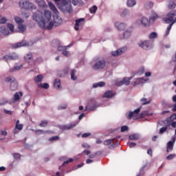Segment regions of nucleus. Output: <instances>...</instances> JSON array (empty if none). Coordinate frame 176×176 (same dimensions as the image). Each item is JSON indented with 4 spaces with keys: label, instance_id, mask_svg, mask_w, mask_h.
<instances>
[{
    "label": "nucleus",
    "instance_id": "f257e3e1",
    "mask_svg": "<svg viewBox=\"0 0 176 176\" xmlns=\"http://www.w3.org/2000/svg\"><path fill=\"white\" fill-rule=\"evenodd\" d=\"M33 20H34V21H36L38 23V25L40 27V28H43L44 30L46 28L47 30H52L53 27H56V23H54V21H50L49 23V25L46 26L47 22H45V19H43V17H42V13L39 12L34 13Z\"/></svg>",
    "mask_w": 176,
    "mask_h": 176
},
{
    "label": "nucleus",
    "instance_id": "f03ea898",
    "mask_svg": "<svg viewBox=\"0 0 176 176\" xmlns=\"http://www.w3.org/2000/svg\"><path fill=\"white\" fill-rule=\"evenodd\" d=\"M55 3H56L58 9L62 12H66L67 13H72V6L71 3L68 2L67 0H54Z\"/></svg>",
    "mask_w": 176,
    "mask_h": 176
},
{
    "label": "nucleus",
    "instance_id": "7ed1b4c3",
    "mask_svg": "<svg viewBox=\"0 0 176 176\" xmlns=\"http://www.w3.org/2000/svg\"><path fill=\"white\" fill-rule=\"evenodd\" d=\"M175 16L176 14L175 12H169L167 14V17L164 19V21H165V23H166V24H170L166 29L165 36H168V35H170V31H171V28L173 25L175 24L176 23Z\"/></svg>",
    "mask_w": 176,
    "mask_h": 176
},
{
    "label": "nucleus",
    "instance_id": "20e7f679",
    "mask_svg": "<svg viewBox=\"0 0 176 176\" xmlns=\"http://www.w3.org/2000/svg\"><path fill=\"white\" fill-rule=\"evenodd\" d=\"M140 111L141 107L138 108L137 109L134 110V111H130L127 116V119H129V120H131L133 118L134 120H137V119H142V118H145V116H149L148 111H143L140 114H138Z\"/></svg>",
    "mask_w": 176,
    "mask_h": 176
},
{
    "label": "nucleus",
    "instance_id": "39448f33",
    "mask_svg": "<svg viewBox=\"0 0 176 176\" xmlns=\"http://www.w3.org/2000/svg\"><path fill=\"white\" fill-rule=\"evenodd\" d=\"M19 5L21 9H25L26 10H34V9H36V8L34 3L28 1H21Z\"/></svg>",
    "mask_w": 176,
    "mask_h": 176
},
{
    "label": "nucleus",
    "instance_id": "423d86ee",
    "mask_svg": "<svg viewBox=\"0 0 176 176\" xmlns=\"http://www.w3.org/2000/svg\"><path fill=\"white\" fill-rule=\"evenodd\" d=\"M106 65L107 62L105 61V59H98L93 65V69H95L96 71H98V69H104Z\"/></svg>",
    "mask_w": 176,
    "mask_h": 176
},
{
    "label": "nucleus",
    "instance_id": "0eeeda50",
    "mask_svg": "<svg viewBox=\"0 0 176 176\" xmlns=\"http://www.w3.org/2000/svg\"><path fill=\"white\" fill-rule=\"evenodd\" d=\"M98 107L96 100L92 99L89 102L87 106H86L85 111H95L96 109Z\"/></svg>",
    "mask_w": 176,
    "mask_h": 176
},
{
    "label": "nucleus",
    "instance_id": "6e6552de",
    "mask_svg": "<svg viewBox=\"0 0 176 176\" xmlns=\"http://www.w3.org/2000/svg\"><path fill=\"white\" fill-rule=\"evenodd\" d=\"M79 124V122H73L72 124H69L67 125H60L59 129L65 131V130H71V129H74V127H76Z\"/></svg>",
    "mask_w": 176,
    "mask_h": 176
},
{
    "label": "nucleus",
    "instance_id": "1a4fd4ad",
    "mask_svg": "<svg viewBox=\"0 0 176 176\" xmlns=\"http://www.w3.org/2000/svg\"><path fill=\"white\" fill-rule=\"evenodd\" d=\"M84 24H85V18H80L76 20L74 30L76 31H79V28H80V27H83Z\"/></svg>",
    "mask_w": 176,
    "mask_h": 176
},
{
    "label": "nucleus",
    "instance_id": "9d476101",
    "mask_svg": "<svg viewBox=\"0 0 176 176\" xmlns=\"http://www.w3.org/2000/svg\"><path fill=\"white\" fill-rule=\"evenodd\" d=\"M3 58L6 61H9V60H19V55L16 53H12V54H7L4 56Z\"/></svg>",
    "mask_w": 176,
    "mask_h": 176
},
{
    "label": "nucleus",
    "instance_id": "9b49d317",
    "mask_svg": "<svg viewBox=\"0 0 176 176\" xmlns=\"http://www.w3.org/2000/svg\"><path fill=\"white\" fill-rule=\"evenodd\" d=\"M140 47L144 49V50H148L149 49H152V45L148 41H145L139 44Z\"/></svg>",
    "mask_w": 176,
    "mask_h": 176
},
{
    "label": "nucleus",
    "instance_id": "f8f14e48",
    "mask_svg": "<svg viewBox=\"0 0 176 176\" xmlns=\"http://www.w3.org/2000/svg\"><path fill=\"white\" fill-rule=\"evenodd\" d=\"M131 79H133V77H130V78H124L122 79V80L116 83L117 86H122V85H125V86H129V85H130V80H131Z\"/></svg>",
    "mask_w": 176,
    "mask_h": 176
},
{
    "label": "nucleus",
    "instance_id": "ddd939ff",
    "mask_svg": "<svg viewBox=\"0 0 176 176\" xmlns=\"http://www.w3.org/2000/svg\"><path fill=\"white\" fill-rule=\"evenodd\" d=\"M126 50H127V47H123L122 48L118 49L116 51L112 52L111 54L114 57H116L118 56H120V54H123V53H124V52H126Z\"/></svg>",
    "mask_w": 176,
    "mask_h": 176
},
{
    "label": "nucleus",
    "instance_id": "4468645a",
    "mask_svg": "<svg viewBox=\"0 0 176 176\" xmlns=\"http://www.w3.org/2000/svg\"><path fill=\"white\" fill-rule=\"evenodd\" d=\"M54 23L55 24V27H58V25H61L63 23V19L58 16V14H54Z\"/></svg>",
    "mask_w": 176,
    "mask_h": 176
},
{
    "label": "nucleus",
    "instance_id": "2eb2a0df",
    "mask_svg": "<svg viewBox=\"0 0 176 176\" xmlns=\"http://www.w3.org/2000/svg\"><path fill=\"white\" fill-rule=\"evenodd\" d=\"M23 127H24V125L23 124H15V127L12 130L13 134L14 135L19 134V131H21Z\"/></svg>",
    "mask_w": 176,
    "mask_h": 176
},
{
    "label": "nucleus",
    "instance_id": "dca6fc26",
    "mask_svg": "<svg viewBox=\"0 0 176 176\" xmlns=\"http://www.w3.org/2000/svg\"><path fill=\"white\" fill-rule=\"evenodd\" d=\"M116 96V93L113 91H107L102 96L103 98H112V97H115Z\"/></svg>",
    "mask_w": 176,
    "mask_h": 176
},
{
    "label": "nucleus",
    "instance_id": "f3484780",
    "mask_svg": "<svg viewBox=\"0 0 176 176\" xmlns=\"http://www.w3.org/2000/svg\"><path fill=\"white\" fill-rule=\"evenodd\" d=\"M48 6L50 10L53 12L54 14H58V10H57V8H56V6H54V4L52 2H49Z\"/></svg>",
    "mask_w": 176,
    "mask_h": 176
},
{
    "label": "nucleus",
    "instance_id": "a211bd4d",
    "mask_svg": "<svg viewBox=\"0 0 176 176\" xmlns=\"http://www.w3.org/2000/svg\"><path fill=\"white\" fill-rule=\"evenodd\" d=\"M44 17H45V19H43L45 20V22L50 21V19H52V12H50L49 10L45 11Z\"/></svg>",
    "mask_w": 176,
    "mask_h": 176
},
{
    "label": "nucleus",
    "instance_id": "6ab92c4d",
    "mask_svg": "<svg viewBox=\"0 0 176 176\" xmlns=\"http://www.w3.org/2000/svg\"><path fill=\"white\" fill-rule=\"evenodd\" d=\"M23 46H25V41H21L19 43H16L12 45V49H19V47H23Z\"/></svg>",
    "mask_w": 176,
    "mask_h": 176
},
{
    "label": "nucleus",
    "instance_id": "aec40b11",
    "mask_svg": "<svg viewBox=\"0 0 176 176\" xmlns=\"http://www.w3.org/2000/svg\"><path fill=\"white\" fill-rule=\"evenodd\" d=\"M0 32L2 34V35H9V28H6L5 26H2L0 28Z\"/></svg>",
    "mask_w": 176,
    "mask_h": 176
},
{
    "label": "nucleus",
    "instance_id": "412c9836",
    "mask_svg": "<svg viewBox=\"0 0 176 176\" xmlns=\"http://www.w3.org/2000/svg\"><path fill=\"white\" fill-rule=\"evenodd\" d=\"M140 22L144 27H146V25H149V20L146 17H142V19L140 20Z\"/></svg>",
    "mask_w": 176,
    "mask_h": 176
},
{
    "label": "nucleus",
    "instance_id": "4be33fe9",
    "mask_svg": "<svg viewBox=\"0 0 176 176\" xmlns=\"http://www.w3.org/2000/svg\"><path fill=\"white\" fill-rule=\"evenodd\" d=\"M116 27L118 28V30H120V31H123V30L126 28V24L123 23H120L119 22H117L116 23Z\"/></svg>",
    "mask_w": 176,
    "mask_h": 176
},
{
    "label": "nucleus",
    "instance_id": "5701e85b",
    "mask_svg": "<svg viewBox=\"0 0 176 176\" xmlns=\"http://www.w3.org/2000/svg\"><path fill=\"white\" fill-rule=\"evenodd\" d=\"M5 82H8L9 83H10V85H12V83H14V82H17V80H16V78H14V77L10 76L5 78Z\"/></svg>",
    "mask_w": 176,
    "mask_h": 176
},
{
    "label": "nucleus",
    "instance_id": "b1692460",
    "mask_svg": "<svg viewBox=\"0 0 176 176\" xmlns=\"http://www.w3.org/2000/svg\"><path fill=\"white\" fill-rule=\"evenodd\" d=\"M174 148V142L173 141H170L167 144V147H166V152L169 153L170 151H173Z\"/></svg>",
    "mask_w": 176,
    "mask_h": 176
},
{
    "label": "nucleus",
    "instance_id": "393cba45",
    "mask_svg": "<svg viewBox=\"0 0 176 176\" xmlns=\"http://www.w3.org/2000/svg\"><path fill=\"white\" fill-rule=\"evenodd\" d=\"M18 88H19V83L17 82V81H15L14 82H12V84H10V89L12 91H16V90H17Z\"/></svg>",
    "mask_w": 176,
    "mask_h": 176
},
{
    "label": "nucleus",
    "instance_id": "a878e982",
    "mask_svg": "<svg viewBox=\"0 0 176 176\" xmlns=\"http://www.w3.org/2000/svg\"><path fill=\"white\" fill-rule=\"evenodd\" d=\"M21 97H23V93H21V92H16L14 95L13 100H14V101L17 102V101H19V100H20Z\"/></svg>",
    "mask_w": 176,
    "mask_h": 176
},
{
    "label": "nucleus",
    "instance_id": "bb28decb",
    "mask_svg": "<svg viewBox=\"0 0 176 176\" xmlns=\"http://www.w3.org/2000/svg\"><path fill=\"white\" fill-rule=\"evenodd\" d=\"M36 3L40 8H45L47 6L43 0H36Z\"/></svg>",
    "mask_w": 176,
    "mask_h": 176
},
{
    "label": "nucleus",
    "instance_id": "cd10ccee",
    "mask_svg": "<svg viewBox=\"0 0 176 176\" xmlns=\"http://www.w3.org/2000/svg\"><path fill=\"white\" fill-rule=\"evenodd\" d=\"M21 68H23V65H16L10 69V72H16V71H20Z\"/></svg>",
    "mask_w": 176,
    "mask_h": 176
},
{
    "label": "nucleus",
    "instance_id": "c85d7f7f",
    "mask_svg": "<svg viewBox=\"0 0 176 176\" xmlns=\"http://www.w3.org/2000/svg\"><path fill=\"white\" fill-rule=\"evenodd\" d=\"M60 85H61V81L60 80V79L58 78L55 79L54 82V87H55V89H60Z\"/></svg>",
    "mask_w": 176,
    "mask_h": 176
},
{
    "label": "nucleus",
    "instance_id": "c756f323",
    "mask_svg": "<svg viewBox=\"0 0 176 176\" xmlns=\"http://www.w3.org/2000/svg\"><path fill=\"white\" fill-rule=\"evenodd\" d=\"M129 140H131L133 141H137L138 140H140V135L137 133L131 135H129Z\"/></svg>",
    "mask_w": 176,
    "mask_h": 176
},
{
    "label": "nucleus",
    "instance_id": "7c9ffc66",
    "mask_svg": "<svg viewBox=\"0 0 176 176\" xmlns=\"http://www.w3.org/2000/svg\"><path fill=\"white\" fill-rule=\"evenodd\" d=\"M105 85V82H102V81H100L99 82H97V83H94L93 85V87L94 89H96L97 87H103V86Z\"/></svg>",
    "mask_w": 176,
    "mask_h": 176
},
{
    "label": "nucleus",
    "instance_id": "2f4dec72",
    "mask_svg": "<svg viewBox=\"0 0 176 176\" xmlns=\"http://www.w3.org/2000/svg\"><path fill=\"white\" fill-rule=\"evenodd\" d=\"M137 4V2L135 0H128L126 5L129 6V8H133V6H135V5Z\"/></svg>",
    "mask_w": 176,
    "mask_h": 176
},
{
    "label": "nucleus",
    "instance_id": "473e14b6",
    "mask_svg": "<svg viewBox=\"0 0 176 176\" xmlns=\"http://www.w3.org/2000/svg\"><path fill=\"white\" fill-rule=\"evenodd\" d=\"M25 60L27 63L32 61V54H28L25 56Z\"/></svg>",
    "mask_w": 176,
    "mask_h": 176
},
{
    "label": "nucleus",
    "instance_id": "72a5a7b5",
    "mask_svg": "<svg viewBox=\"0 0 176 176\" xmlns=\"http://www.w3.org/2000/svg\"><path fill=\"white\" fill-rule=\"evenodd\" d=\"M144 82V80L142 78H136L135 79L133 82V86H137L138 85H141Z\"/></svg>",
    "mask_w": 176,
    "mask_h": 176
},
{
    "label": "nucleus",
    "instance_id": "f704fd0d",
    "mask_svg": "<svg viewBox=\"0 0 176 176\" xmlns=\"http://www.w3.org/2000/svg\"><path fill=\"white\" fill-rule=\"evenodd\" d=\"M43 79V75H38L37 76H36L34 79V82H36V83H39L41 82V81Z\"/></svg>",
    "mask_w": 176,
    "mask_h": 176
},
{
    "label": "nucleus",
    "instance_id": "c9c22d12",
    "mask_svg": "<svg viewBox=\"0 0 176 176\" xmlns=\"http://www.w3.org/2000/svg\"><path fill=\"white\" fill-rule=\"evenodd\" d=\"M14 21L18 25H19V24H22V23H24V21L23 20V19L19 16L14 17Z\"/></svg>",
    "mask_w": 176,
    "mask_h": 176
},
{
    "label": "nucleus",
    "instance_id": "e433bc0d",
    "mask_svg": "<svg viewBox=\"0 0 176 176\" xmlns=\"http://www.w3.org/2000/svg\"><path fill=\"white\" fill-rule=\"evenodd\" d=\"M131 36V32L130 31H125L123 34L124 39H129V38Z\"/></svg>",
    "mask_w": 176,
    "mask_h": 176
},
{
    "label": "nucleus",
    "instance_id": "4c0bfd02",
    "mask_svg": "<svg viewBox=\"0 0 176 176\" xmlns=\"http://www.w3.org/2000/svg\"><path fill=\"white\" fill-rule=\"evenodd\" d=\"M18 28L19 31H21V32H24L25 30H27V26L25 25H23V23H21L18 25Z\"/></svg>",
    "mask_w": 176,
    "mask_h": 176
},
{
    "label": "nucleus",
    "instance_id": "58836bf2",
    "mask_svg": "<svg viewBox=\"0 0 176 176\" xmlns=\"http://www.w3.org/2000/svg\"><path fill=\"white\" fill-rule=\"evenodd\" d=\"M75 74H76V70H75V69L72 70V72H71V79L72 80H76V79H78L76 76H75Z\"/></svg>",
    "mask_w": 176,
    "mask_h": 176
},
{
    "label": "nucleus",
    "instance_id": "ea45409f",
    "mask_svg": "<svg viewBox=\"0 0 176 176\" xmlns=\"http://www.w3.org/2000/svg\"><path fill=\"white\" fill-rule=\"evenodd\" d=\"M70 45H67V46H61V45H58V52H64L65 50H67V47H69Z\"/></svg>",
    "mask_w": 176,
    "mask_h": 176
},
{
    "label": "nucleus",
    "instance_id": "a19ab883",
    "mask_svg": "<svg viewBox=\"0 0 176 176\" xmlns=\"http://www.w3.org/2000/svg\"><path fill=\"white\" fill-rule=\"evenodd\" d=\"M176 119V113L172 114L169 118L166 119V122H173V120H175Z\"/></svg>",
    "mask_w": 176,
    "mask_h": 176
},
{
    "label": "nucleus",
    "instance_id": "79ce46f5",
    "mask_svg": "<svg viewBox=\"0 0 176 176\" xmlns=\"http://www.w3.org/2000/svg\"><path fill=\"white\" fill-rule=\"evenodd\" d=\"M46 133H47V131H45L42 129H37V130L35 131V134L36 135H41V134H45Z\"/></svg>",
    "mask_w": 176,
    "mask_h": 176
},
{
    "label": "nucleus",
    "instance_id": "37998d69",
    "mask_svg": "<svg viewBox=\"0 0 176 176\" xmlns=\"http://www.w3.org/2000/svg\"><path fill=\"white\" fill-rule=\"evenodd\" d=\"M115 139H109L105 140L103 144L104 145L108 146V145H111V144H112L113 142Z\"/></svg>",
    "mask_w": 176,
    "mask_h": 176
},
{
    "label": "nucleus",
    "instance_id": "c03bdc74",
    "mask_svg": "<svg viewBox=\"0 0 176 176\" xmlns=\"http://www.w3.org/2000/svg\"><path fill=\"white\" fill-rule=\"evenodd\" d=\"M176 5L174 1H170L168 4L169 9H174L175 8Z\"/></svg>",
    "mask_w": 176,
    "mask_h": 176
},
{
    "label": "nucleus",
    "instance_id": "a18cd8bd",
    "mask_svg": "<svg viewBox=\"0 0 176 176\" xmlns=\"http://www.w3.org/2000/svg\"><path fill=\"white\" fill-rule=\"evenodd\" d=\"M97 6H94L93 7L89 8V12L90 13H96V12H97Z\"/></svg>",
    "mask_w": 176,
    "mask_h": 176
},
{
    "label": "nucleus",
    "instance_id": "49530a36",
    "mask_svg": "<svg viewBox=\"0 0 176 176\" xmlns=\"http://www.w3.org/2000/svg\"><path fill=\"white\" fill-rule=\"evenodd\" d=\"M157 37V33L156 32H151L149 35L150 39H155V38Z\"/></svg>",
    "mask_w": 176,
    "mask_h": 176
},
{
    "label": "nucleus",
    "instance_id": "de8ad7c7",
    "mask_svg": "<svg viewBox=\"0 0 176 176\" xmlns=\"http://www.w3.org/2000/svg\"><path fill=\"white\" fill-rule=\"evenodd\" d=\"M167 131V126H164L160 129L159 134H164Z\"/></svg>",
    "mask_w": 176,
    "mask_h": 176
},
{
    "label": "nucleus",
    "instance_id": "09e8293b",
    "mask_svg": "<svg viewBox=\"0 0 176 176\" xmlns=\"http://www.w3.org/2000/svg\"><path fill=\"white\" fill-rule=\"evenodd\" d=\"M48 122L47 120H43L41 121V123L40 124V127H46L47 124H48Z\"/></svg>",
    "mask_w": 176,
    "mask_h": 176
},
{
    "label": "nucleus",
    "instance_id": "8fccbe9b",
    "mask_svg": "<svg viewBox=\"0 0 176 176\" xmlns=\"http://www.w3.org/2000/svg\"><path fill=\"white\" fill-rule=\"evenodd\" d=\"M62 54H63V56H65V57H69L71 56V54L69 53V52L67 51V50H65L62 52Z\"/></svg>",
    "mask_w": 176,
    "mask_h": 176
},
{
    "label": "nucleus",
    "instance_id": "3c124183",
    "mask_svg": "<svg viewBox=\"0 0 176 176\" xmlns=\"http://www.w3.org/2000/svg\"><path fill=\"white\" fill-rule=\"evenodd\" d=\"M175 154H170L166 157L167 160H173L175 157Z\"/></svg>",
    "mask_w": 176,
    "mask_h": 176
},
{
    "label": "nucleus",
    "instance_id": "603ef678",
    "mask_svg": "<svg viewBox=\"0 0 176 176\" xmlns=\"http://www.w3.org/2000/svg\"><path fill=\"white\" fill-rule=\"evenodd\" d=\"M140 101L142 102L143 105H146V104H149L150 102L149 101L147 102V100L145 98H142Z\"/></svg>",
    "mask_w": 176,
    "mask_h": 176
},
{
    "label": "nucleus",
    "instance_id": "864d4df0",
    "mask_svg": "<svg viewBox=\"0 0 176 176\" xmlns=\"http://www.w3.org/2000/svg\"><path fill=\"white\" fill-rule=\"evenodd\" d=\"M72 162H74V159L69 158L67 161L64 162L62 166H65V164H68V163H72Z\"/></svg>",
    "mask_w": 176,
    "mask_h": 176
},
{
    "label": "nucleus",
    "instance_id": "5fc2aeb1",
    "mask_svg": "<svg viewBox=\"0 0 176 176\" xmlns=\"http://www.w3.org/2000/svg\"><path fill=\"white\" fill-rule=\"evenodd\" d=\"M168 126H171L172 127H176V122H167Z\"/></svg>",
    "mask_w": 176,
    "mask_h": 176
},
{
    "label": "nucleus",
    "instance_id": "6e6d98bb",
    "mask_svg": "<svg viewBox=\"0 0 176 176\" xmlns=\"http://www.w3.org/2000/svg\"><path fill=\"white\" fill-rule=\"evenodd\" d=\"M6 21H8V19H6V18H5V17L0 18V24H5V23H6Z\"/></svg>",
    "mask_w": 176,
    "mask_h": 176
},
{
    "label": "nucleus",
    "instance_id": "4d7b16f0",
    "mask_svg": "<svg viewBox=\"0 0 176 176\" xmlns=\"http://www.w3.org/2000/svg\"><path fill=\"white\" fill-rule=\"evenodd\" d=\"M8 28L12 32H13V30H14V25L12 23H8Z\"/></svg>",
    "mask_w": 176,
    "mask_h": 176
},
{
    "label": "nucleus",
    "instance_id": "13d9d810",
    "mask_svg": "<svg viewBox=\"0 0 176 176\" xmlns=\"http://www.w3.org/2000/svg\"><path fill=\"white\" fill-rule=\"evenodd\" d=\"M129 130V126H122L121 127V133H124V131H127Z\"/></svg>",
    "mask_w": 176,
    "mask_h": 176
},
{
    "label": "nucleus",
    "instance_id": "bf43d9fd",
    "mask_svg": "<svg viewBox=\"0 0 176 176\" xmlns=\"http://www.w3.org/2000/svg\"><path fill=\"white\" fill-rule=\"evenodd\" d=\"M60 137L58 136H54L49 139V141H57V140H59Z\"/></svg>",
    "mask_w": 176,
    "mask_h": 176
},
{
    "label": "nucleus",
    "instance_id": "052dcab7",
    "mask_svg": "<svg viewBox=\"0 0 176 176\" xmlns=\"http://www.w3.org/2000/svg\"><path fill=\"white\" fill-rule=\"evenodd\" d=\"M91 135V133H85L82 135V138H87V137H90Z\"/></svg>",
    "mask_w": 176,
    "mask_h": 176
},
{
    "label": "nucleus",
    "instance_id": "680f3d73",
    "mask_svg": "<svg viewBox=\"0 0 176 176\" xmlns=\"http://www.w3.org/2000/svg\"><path fill=\"white\" fill-rule=\"evenodd\" d=\"M14 159H16V160H19L20 159L21 156H20V154L19 153H15L12 155Z\"/></svg>",
    "mask_w": 176,
    "mask_h": 176
},
{
    "label": "nucleus",
    "instance_id": "e2e57ef3",
    "mask_svg": "<svg viewBox=\"0 0 176 176\" xmlns=\"http://www.w3.org/2000/svg\"><path fill=\"white\" fill-rule=\"evenodd\" d=\"M58 109L59 111H61L63 109H67V104L60 105L58 107Z\"/></svg>",
    "mask_w": 176,
    "mask_h": 176
},
{
    "label": "nucleus",
    "instance_id": "0e129e2a",
    "mask_svg": "<svg viewBox=\"0 0 176 176\" xmlns=\"http://www.w3.org/2000/svg\"><path fill=\"white\" fill-rule=\"evenodd\" d=\"M157 19V14H155L153 16L150 18V21H155Z\"/></svg>",
    "mask_w": 176,
    "mask_h": 176
},
{
    "label": "nucleus",
    "instance_id": "69168bd1",
    "mask_svg": "<svg viewBox=\"0 0 176 176\" xmlns=\"http://www.w3.org/2000/svg\"><path fill=\"white\" fill-rule=\"evenodd\" d=\"M5 104H8V100H6V99H2L0 100V105H5Z\"/></svg>",
    "mask_w": 176,
    "mask_h": 176
},
{
    "label": "nucleus",
    "instance_id": "338daca9",
    "mask_svg": "<svg viewBox=\"0 0 176 176\" xmlns=\"http://www.w3.org/2000/svg\"><path fill=\"white\" fill-rule=\"evenodd\" d=\"M129 13V10H124L121 14V17H124Z\"/></svg>",
    "mask_w": 176,
    "mask_h": 176
},
{
    "label": "nucleus",
    "instance_id": "774afa93",
    "mask_svg": "<svg viewBox=\"0 0 176 176\" xmlns=\"http://www.w3.org/2000/svg\"><path fill=\"white\" fill-rule=\"evenodd\" d=\"M41 87L43 89H49V84L47 82L43 83Z\"/></svg>",
    "mask_w": 176,
    "mask_h": 176
}]
</instances>
